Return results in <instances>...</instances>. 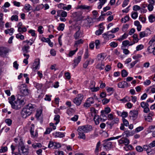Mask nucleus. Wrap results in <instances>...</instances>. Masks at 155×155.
Masks as SVG:
<instances>
[{"label": "nucleus", "instance_id": "20e7f679", "mask_svg": "<svg viewBox=\"0 0 155 155\" xmlns=\"http://www.w3.org/2000/svg\"><path fill=\"white\" fill-rule=\"evenodd\" d=\"M19 89L21 97H24L23 96L28 95L30 94V91L25 84H21L20 86Z\"/></svg>", "mask_w": 155, "mask_h": 155}, {"label": "nucleus", "instance_id": "9b49d317", "mask_svg": "<svg viewBox=\"0 0 155 155\" xmlns=\"http://www.w3.org/2000/svg\"><path fill=\"white\" fill-rule=\"evenodd\" d=\"M40 64V60L39 58L36 59L33 63V65L31 67L32 70L35 71L37 69H39Z\"/></svg>", "mask_w": 155, "mask_h": 155}, {"label": "nucleus", "instance_id": "5701e85b", "mask_svg": "<svg viewBox=\"0 0 155 155\" xmlns=\"http://www.w3.org/2000/svg\"><path fill=\"white\" fill-rule=\"evenodd\" d=\"M134 134V132L131 131L127 130L125 131L122 134V135L124 136L125 135H126V137H128L130 136H133Z\"/></svg>", "mask_w": 155, "mask_h": 155}, {"label": "nucleus", "instance_id": "7ed1b4c3", "mask_svg": "<svg viewBox=\"0 0 155 155\" xmlns=\"http://www.w3.org/2000/svg\"><path fill=\"white\" fill-rule=\"evenodd\" d=\"M18 150L20 155H27L28 153V150L25 148L23 143L21 141L19 143Z\"/></svg>", "mask_w": 155, "mask_h": 155}, {"label": "nucleus", "instance_id": "de8ad7c7", "mask_svg": "<svg viewBox=\"0 0 155 155\" xmlns=\"http://www.w3.org/2000/svg\"><path fill=\"white\" fill-rule=\"evenodd\" d=\"M8 150V148L7 147H2L0 149V153H3L6 152Z\"/></svg>", "mask_w": 155, "mask_h": 155}, {"label": "nucleus", "instance_id": "c85d7f7f", "mask_svg": "<svg viewBox=\"0 0 155 155\" xmlns=\"http://www.w3.org/2000/svg\"><path fill=\"white\" fill-rule=\"evenodd\" d=\"M124 149L126 151L131 150L133 149V146L131 145H126L123 147Z\"/></svg>", "mask_w": 155, "mask_h": 155}, {"label": "nucleus", "instance_id": "39448f33", "mask_svg": "<svg viewBox=\"0 0 155 155\" xmlns=\"http://www.w3.org/2000/svg\"><path fill=\"white\" fill-rule=\"evenodd\" d=\"M92 126L90 125H86L79 126L77 130L78 132L87 133L92 130Z\"/></svg>", "mask_w": 155, "mask_h": 155}, {"label": "nucleus", "instance_id": "412c9836", "mask_svg": "<svg viewBox=\"0 0 155 155\" xmlns=\"http://www.w3.org/2000/svg\"><path fill=\"white\" fill-rule=\"evenodd\" d=\"M105 58V56L104 54L101 53L98 54L97 57V61L103 62V61Z\"/></svg>", "mask_w": 155, "mask_h": 155}, {"label": "nucleus", "instance_id": "09e8293b", "mask_svg": "<svg viewBox=\"0 0 155 155\" xmlns=\"http://www.w3.org/2000/svg\"><path fill=\"white\" fill-rule=\"evenodd\" d=\"M140 106L144 108L147 107H149V104L143 101L141 103Z\"/></svg>", "mask_w": 155, "mask_h": 155}, {"label": "nucleus", "instance_id": "e2e57ef3", "mask_svg": "<svg viewBox=\"0 0 155 155\" xmlns=\"http://www.w3.org/2000/svg\"><path fill=\"white\" fill-rule=\"evenodd\" d=\"M139 60H136L130 63L129 65H130V68H133L135 64L139 61Z\"/></svg>", "mask_w": 155, "mask_h": 155}, {"label": "nucleus", "instance_id": "393cba45", "mask_svg": "<svg viewBox=\"0 0 155 155\" xmlns=\"http://www.w3.org/2000/svg\"><path fill=\"white\" fill-rule=\"evenodd\" d=\"M34 125L33 124H31V127L30 132L31 135L33 137H36L37 136L38 133L37 132L35 133V134H34Z\"/></svg>", "mask_w": 155, "mask_h": 155}, {"label": "nucleus", "instance_id": "c9c22d12", "mask_svg": "<svg viewBox=\"0 0 155 155\" xmlns=\"http://www.w3.org/2000/svg\"><path fill=\"white\" fill-rule=\"evenodd\" d=\"M149 21L151 23H152L155 21V17L153 15H150L148 17Z\"/></svg>", "mask_w": 155, "mask_h": 155}, {"label": "nucleus", "instance_id": "e433bc0d", "mask_svg": "<svg viewBox=\"0 0 155 155\" xmlns=\"http://www.w3.org/2000/svg\"><path fill=\"white\" fill-rule=\"evenodd\" d=\"M15 100V97L14 95H12L10 97L8 98V102L12 105V104H13V102Z\"/></svg>", "mask_w": 155, "mask_h": 155}, {"label": "nucleus", "instance_id": "2f4dec72", "mask_svg": "<svg viewBox=\"0 0 155 155\" xmlns=\"http://www.w3.org/2000/svg\"><path fill=\"white\" fill-rule=\"evenodd\" d=\"M83 42L84 41L82 39H80L76 41L75 42L74 46L75 47H76V48H78L77 47L78 45L80 44H83Z\"/></svg>", "mask_w": 155, "mask_h": 155}, {"label": "nucleus", "instance_id": "f3484780", "mask_svg": "<svg viewBox=\"0 0 155 155\" xmlns=\"http://www.w3.org/2000/svg\"><path fill=\"white\" fill-rule=\"evenodd\" d=\"M104 68V62L97 61L96 66V68L100 70H102Z\"/></svg>", "mask_w": 155, "mask_h": 155}, {"label": "nucleus", "instance_id": "052dcab7", "mask_svg": "<svg viewBox=\"0 0 155 155\" xmlns=\"http://www.w3.org/2000/svg\"><path fill=\"white\" fill-rule=\"evenodd\" d=\"M110 47H111L112 48H114L117 47V46L118 44L117 43H116L115 42L113 41V42H111L110 43Z\"/></svg>", "mask_w": 155, "mask_h": 155}, {"label": "nucleus", "instance_id": "9d476101", "mask_svg": "<svg viewBox=\"0 0 155 155\" xmlns=\"http://www.w3.org/2000/svg\"><path fill=\"white\" fill-rule=\"evenodd\" d=\"M110 32H111L109 31L102 34L103 37L105 40H108L115 37L114 35L110 34Z\"/></svg>", "mask_w": 155, "mask_h": 155}, {"label": "nucleus", "instance_id": "7c9ffc66", "mask_svg": "<svg viewBox=\"0 0 155 155\" xmlns=\"http://www.w3.org/2000/svg\"><path fill=\"white\" fill-rule=\"evenodd\" d=\"M78 138L80 139H82L84 140L86 138L85 134L84 133L82 132H78Z\"/></svg>", "mask_w": 155, "mask_h": 155}, {"label": "nucleus", "instance_id": "dca6fc26", "mask_svg": "<svg viewBox=\"0 0 155 155\" xmlns=\"http://www.w3.org/2000/svg\"><path fill=\"white\" fill-rule=\"evenodd\" d=\"M109 140L108 139L107 140L104 145V147L107 150H110L112 147V143L109 141Z\"/></svg>", "mask_w": 155, "mask_h": 155}, {"label": "nucleus", "instance_id": "f8f14e48", "mask_svg": "<svg viewBox=\"0 0 155 155\" xmlns=\"http://www.w3.org/2000/svg\"><path fill=\"white\" fill-rule=\"evenodd\" d=\"M61 147V144L59 143L54 142L52 141H50L48 145L49 148H52L53 149H56Z\"/></svg>", "mask_w": 155, "mask_h": 155}, {"label": "nucleus", "instance_id": "774afa93", "mask_svg": "<svg viewBox=\"0 0 155 155\" xmlns=\"http://www.w3.org/2000/svg\"><path fill=\"white\" fill-rule=\"evenodd\" d=\"M133 10L134 11H137L140 9V7L138 5H134L133 6Z\"/></svg>", "mask_w": 155, "mask_h": 155}, {"label": "nucleus", "instance_id": "473e14b6", "mask_svg": "<svg viewBox=\"0 0 155 155\" xmlns=\"http://www.w3.org/2000/svg\"><path fill=\"white\" fill-rule=\"evenodd\" d=\"M24 8L27 12H28L32 9V7L30 4H26L25 5Z\"/></svg>", "mask_w": 155, "mask_h": 155}, {"label": "nucleus", "instance_id": "f257e3e1", "mask_svg": "<svg viewBox=\"0 0 155 155\" xmlns=\"http://www.w3.org/2000/svg\"><path fill=\"white\" fill-rule=\"evenodd\" d=\"M36 108V106L34 104H29L22 109L21 111L22 117L26 118L30 115L33 111H34Z\"/></svg>", "mask_w": 155, "mask_h": 155}, {"label": "nucleus", "instance_id": "a18cd8bd", "mask_svg": "<svg viewBox=\"0 0 155 155\" xmlns=\"http://www.w3.org/2000/svg\"><path fill=\"white\" fill-rule=\"evenodd\" d=\"M11 20L12 21H17L18 20V16L16 15H13L11 17Z\"/></svg>", "mask_w": 155, "mask_h": 155}, {"label": "nucleus", "instance_id": "0eeeda50", "mask_svg": "<svg viewBox=\"0 0 155 155\" xmlns=\"http://www.w3.org/2000/svg\"><path fill=\"white\" fill-rule=\"evenodd\" d=\"M83 54V51H80L78 54H79L80 55H78L77 57L75 58L73 60V68H75L77 66H78V64L80 62L81 59V55Z\"/></svg>", "mask_w": 155, "mask_h": 155}, {"label": "nucleus", "instance_id": "bf43d9fd", "mask_svg": "<svg viewBox=\"0 0 155 155\" xmlns=\"http://www.w3.org/2000/svg\"><path fill=\"white\" fill-rule=\"evenodd\" d=\"M120 101L124 103H125L129 101H130V98L129 97L126 96L124 98L121 99Z\"/></svg>", "mask_w": 155, "mask_h": 155}, {"label": "nucleus", "instance_id": "cd10ccee", "mask_svg": "<svg viewBox=\"0 0 155 155\" xmlns=\"http://www.w3.org/2000/svg\"><path fill=\"white\" fill-rule=\"evenodd\" d=\"M30 47L28 45H24L22 49V50L24 53H27L29 52Z\"/></svg>", "mask_w": 155, "mask_h": 155}, {"label": "nucleus", "instance_id": "6ab92c4d", "mask_svg": "<svg viewBox=\"0 0 155 155\" xmlns=\"http://www.w3.org/2000/svg\"><path fill=\"white\" fill-rule=\"evenodd\" d=\"M101 142L100 141H99L97 143L94 153L96 155H98L99 154V153L101 151V147H100Z\"/></svg>", "mask_w": 155, "mask_h": 155}, {"label": "nucleus", "instance_id": "ddd939ff", "mask_svg": "<svg viewBox=\"0 0 155 155\" xmlns=\"http://www.w3.org/2000/svg\"><path fill=\"white\" fill-rule=\"evenodd\" d=\"M138 111L136 110H130L129 113V117L133 120H136L138 115Z\"/></svg>", "mask_w": 155, "mask_h": 155}, {"label": "nucleus", "instance_id": "8fccbe9b", "mask_svg": "<svg viewBox=\"0 0 155 155\" xmlns=\"http://www.w3.org/2000/svg\"><path fill=\"white\" fill-rule=\"evenodd\" d=\"M128 75V73L127 71L124 69H123L121 71V75L123 77H125Z\"/></svg>", "mask_w": 155, "mask_h": 155}, {"label": "nucleus", "instance_id": "58836bf2", "mask_svg": "<svg viewBox=\"0 0 155 155\" xmlns=\"http://www.w3.org/2000/svg\"><path fill=\"white\" fill-rule=\"evenodd\" d=\"M27 30V28L25 27L23 28L21 27L20 28H18V31L20 33H23L24 32H26Z\"/></svg>", "mask_w": 155, "mask_h": 155}, {"label": "nucleus", "instance_id": "a19ab883", "mask_svg": "<svg viewBox=\"0 0 155 155\" xmlns=\"http://www.w3.org/2000/svg\"><path fill=\"white\" fill-rule=\"evenodd\" d=\"M130 17L128 16H126L124 18H122L121 19V21L124 23H125L127 21L129 20Z\"/></svg>", "mask_w": 155, "mask_h": 155}, {"label": "nucleus", "instance_id": "13d9d810", "mask_svg": "<svg viewBox=\"0 0 155 155\" xmlns=\"http://www.w3.org/2000/svg\"><path fill=\"white\" fill-rule=\"evenodd\" d=\"M150 45L148 48L147 50L150 53H151L152 51V50H153L154 49H155V47H153L152 45Z\"/></svg>", "mask_w": 155, "mask_h": 155}, {"label": "nucleus", "instance_id": "423d86ee", "mask_svg": "<svg viewBox=\"0 0 155 155\" xmlns=\"http://www.w3.org/2000/svg\"><path fill=\"white\" fill-rule=\"evenodd\" d=\"M83 98V95L81 94H78L77 97L73 100V102L77 106H79L81 104Z\"/></svg>", "mask_w": 155, "mask_h": 155}, {"label": "nucleus", "instance_id": "37998d69", "mask_svg": "<svg viewBox=\"0 0 155 155\" xmlns=\"http://www.w3.org/2000/svg\"><path fill=\"white\" fill-rule=\"evenodd\" d=\"M144 48V46L140 44L137 46L136 47V51H140L143 49Z\"/></svg>", "mask_w": 155, "mask_h": 155}, {"label": "nucleus", "instance_id": "b1692460", "mask_svg": "<svg viewBox=\"0 0 155 155\" xmlns=\"http://www.w3.org/2000/svg\"><path fill=\"white\" fill-rule=\"evenodd\" d=\"M54 136L55 138H62L65 136V134L64 133L58 132L55 133L54 134Z\"/></svg>", "mask_w": 155, "mask_h": 155}, {"label": "nucleus", "instance_id": "4d7b16f0", "mask_svg": "<svg viewBox=\"0 0 155 155\" xmlns=\"http://www.w3.org/2000/svg\"><path fill=\"white\" fill-rule=\"evenodd\" d=\"M64 25L63 23H61L59 25L57 29L58 30L63 31L64 29Z\"/></svg>", "mask_w": 155, "mask_h": 155}, {"label": "nucleus", "instance_id": "6e6d98bb", "mask_svg": "<svg viewBox=\"0 0 155 155\" xmlns=\"http://www.w3.org/2000/svg\"><path fill=\"white\" fill-rule=\"evenodd\" d=\"M7 53V51L5 50L4 48H1L0 49V55H2L5 54Z\"/></svg>", "mask_w": 155, "mask_h": 155}, {"label": "nucleus", "instance_id": "49530a36", "mask_svg": "<svg viewBox=\"0 0 155 155\" xmlns=\"http://www.w3.org/2000/svg\"><path fill=\"white\" fill-rule=\"evenodd\" d=\"M95 48L97 49H99L100 47V42L98 40H97L95 41Z\"/></svg>", "mask_w": 155, "mask_h": 155}, {"label": "nucleus", "instance_id": "0e129e2a", "mask_svg": "<svg viewBox=\"0 0 155 155\" xmlns=\"http://www.w3.org/2000/svg\"><path fill=\"white\" fill-rule=\"evenodd\" d=\"M149 148V145L148 146L147 145H144L143 146V150H144L146 151L147 152L148 151H150V150H151V149Z\"/></svg>", "mask_w": 155, "mask_h": 155}, {"label": "nucleus", "instance_id": "338daca9", "mask_svg": "<svg viewBox=\"0 0 155 155\" xmlns=\"http://www.w3.org/2000/svg\"><path fill=\"white\" fill-rule=\"evenodd\" d=\"M142 56L140 54H137V55H134L133 56V58L134 60H138V59L141 58Z\"/></svg>", "mask_w": 155, "mask_h": 155}, {"label": "nucleus", "instance_id": "2eb2a0df", "mask_svg": "<svg viewBox=\"0 0 155 155\" xmlns=\"http://www.w3.org/2000/svg\"><path fill=\"white\" fill-rule=\"evenodd\" d=\"M117 86L119 88H124L128 87L129 85L126 81H124L119 82Z\"/></svg>", "mask_w": 155, "mask_h": 155}, {"label": "nucleus", "instance_id": "bb28decb", "mask_svg": "<svg viewBox=\"0 0 155 155\" xmlns=\"http://www.w3.org/2000/svg\"><path fill=\"white\" fill-rule=\"evenodd\" d=\"M101 117L102 119V121L103 122L107 120V114L105 113L103 111H101Z\"/></svg>", "mask_w": 155, "mask_h": 155}, {"label": "nucleus", "instance_id": "c03bdc74", "mask_svg": "<svg viewBox=\"0 0 155 155\" xmlns=\"http://www.w3.org/2000/svg\"><path fill=\"white\" fill-rule=\"evenodd\" d=\"M95 82L93 81H91L90 84L89 88L90 89L94 87L95 86Z\"/></svg>", "mask_w": 155, "mask_h": 155}, {"label": "nucleus", "instance_id": "4be33fe9", "mask_svg": "<svg viewBox=\"0 0 155 155\" xmlns=\"http://www.w3.org/2000/svg\"><path fill=\"white\" fill-rule=\"evenodd\" d=\"M94 119L96 124H98L99 123V122L100 121H102V120L101 117L100 118L99 116L96 115H94Z\"/></svg>", "mask_w": 155, "mask_h": 155}, {"label": "nucleus", "instance_id": "69168bd1", "mask_svg": "<svg viewBox=\"0 0 155 155\" xmlns=\"http://www.w3.org/2000/svg\"><path fill=\"white\" fill-rule=\"evenodd\" d=\"M5 122L8 126H10L12 124V120L10 119H7L5 120Z\"/></svg>", "mask_w": 155, "mask_h": 155}, {"label": "nucleus", "instance_id": "864d4df0", "mask_svg": "<svg viewBox=\"0 0 155 155\" xmlns=\"http://www.w3.org/2000/svg\"><path fill=\"white\" fill-rule=\"evenodd\" d=\"M78 50V48H76V49L75 50L71 51H70L68 54V56L69 57H72L73 55H74L77 51Z\"/></svg>", "mask_w": 155, "mask_h": 155}, {"label": "nucleus", "instance_id": "ea45409f", "mask_svg": "<svg viewBox=\"0 0 155 155\" xmlns=\"http://www.w3.org/2000/svg\"><path fill=\"white\" fill-rule=\"evenodd\" d=\"M16 38L18 39H19L21 40H23L24 39V36L21 35V33H19L16 34Z\"/></svg>", "mask_w": 155, "mask_h": 155}, {"label": "nucleus", "instance_id": "79ce46f5", "mask_svg": "<svg viewBox=\"0 0 155 155\" xmlns=\"http://www.w3.org/2000/svg\"><path fill=\"white\" fill-rule=\"evenodd\" d=\"M131 16L132 18L135 19L138 17V13L137 12H132L131 14Z\"/></svg>", "mask_w": 155, "mask_h": 155}, {"label": "nucleus", "instance_id": "a878e982", "mask_svg": "<svg viewBox=\"0 0 155 155\" xmlns=\"http://www.w3.org/2000/svg\"><path fill=\"white\" fill-rule=\"evenodd\" d=\"M107 0H99L100 2L98 3L99 5L97 6V8L98 9H100L102 6L106 2Z\"/></svg>", "mask_w": 155, "mask_h": 155}, {"label": "nucleus", "instance_id": "3c124183", "mask_svg": "<svg viewBox=\"0 0 155 155\" xmlns=\"http://www.w3.org/2000/svg\"><path fill=\"white\" fill-rule=\"evenodd\" d=\"M91 7L90 6H87L85 5H81L79 6V8L81 9H91Z\"/></svg>", "mask_w": 155, "mask_h": 155}, {"label": "nucleus", "instance_id": "4468645a", "mask_svg": "<svg viewBox=\"0 0 155 155\" xmlns=\"http://www.w3.org/2000/svg\"><path fill=\"white\" fill-rule=\"evenodd\" d=\"M119 144H124L125 145H128L130 143L129 140L126 138L122 137L120 139L118 140Z\"/></svg>", "mask_w": 155, "mask_h": 155}, {"label": "nucleus", "instance_id": "f704fd0d", "mask_svg": "<svg viewBox=\"0 0 155 155\" xmlns=\"http://www.w3.org/2000/svg\"><path fill=\"white\" fill-rule=\"evenodd\" d=\"M133 41L135 43H137L139 39L138 38V35L137 34H135L133 36Z\"/></svg>", "mask_w": 155, "mask_h": 155}, {"label": "nucleus", "instance_id": "6e6552de", "mask_svg": "<svg viewBox=\"0 0 155 155\" xmlns=\"http://www.w3.org/2000/svg\"><path fill=\"white\" fill-rule=\"evenodd\" d=\"M80 27L79 26H77L75 28V30L77 31L75 33L74 37L75 39H78L81 38L82 35L80 31Z\"/></svg>", "mask_w": 155, "mask_h": 155}, {"label": "nucleus", "instance_id": "f03ea898", "mask_svg": "<svg viewBox=\"0 0 155 155\" xmlns=\"http://www.w3.org/2000/svg\"><path fill=\"white\" fill-rule=\"evenodd\" d=\"M25 99L24 97H21V95L18 94L16 101H14L13 104H12V107L15 110H18L22 107L25 103Z\"/></svg>", "mask_w": 155, "mask_h": 155}, {"label": "nucleus", "instance_id": "4c0bfd02", "mask_svg": "<svg viewBox=\"0 0 155 155\" xmlns=\"http://www.w3.org/2000/svg\"><path fill=\"white\" fill-rule=\"evenodd\" d=\"M60 116L58 115H55L54 116V120L56 121V122L55 123V125L59 123L60 121Z\"/></svg>", "mask_w": 155, "mask_h": 155}, {"label": "nucleus", "instance_id": "5fc2aeb1", "mask_svg": "<svg viewBox=\"0 0 155 155\" xmlns=\"http://www.w3.org/2000/svg\"><path fill=\"white\" fill-rule=\"evenodd\" d=\"M122 121L124 125L126 127L128 126H129V123L128 120L124 118L122 119Z\"/></svg>", "mask_w": 155, "mask_h": 155}, {"label": "nucleus", "instance_id": "680f3d73", "mask_svg": "<svg viewBox=\"0 0 155 155\" xmlns=\"http://www.w3.org/2000/svg\"><path fill=\"white\" fill-rule=\"evenodd\" d=\"M44 8V5L43 4L39 5L37 6L35 8V10L39 11Z\"/></svg>", "mask_w": 155, "mask_h": 155}, {"label": "nucleus", "instance_id": "c756f323", "mask_svg": "<svg viewBox=\"0 0 155 155\" xmlns=\"http://www.w3.org/2000/svg\"><path fill=\"white\" fill-rule=\"evenodd\" d=\"M128 36V34L125 33L123 35L121 36L119 38L117 39V40L121 41L122 40L126 39Z\"/></svg>", "mask_w": 155, "mask_h": 155}, {"label": "nucleus", "instance_id": "1a4fd4ad", "mask_svg": "<svg viewBox=\"0 0 155 155\" xmlns=\"http://www.w3.org/2000/svg\"><path fill=\"white\" fill-rule=\"evenodd\" d=\"M94 103V99L93 97H90L88 98L86 102L84 103V107L88 108L90 107L92 104Z\"/></svg>", "mask_w": 155, "mask_h": 155}, {"label": "nucleus", "instance_id": "603ef678", "mask_svg": "<svg viewBox=\"0 0 155 155\" xmlns=\"http://www.w3.org/2000/svg\"><path fill=\"white\" fill-rule=\"evenodd\" d=\"M101 111H103L106 114H107L110 112L111 109L109 107H107L105 108L104 110H102Z\"/></svg>", "mask_w": 155, "mask_h": 155}, {"label": "nucleus", "instance_id": "aec40b11", "mask_svg": "<svg viewBox=\"0 0 155 155\" xmlns=\"http://www.w3.org/2000/svg\"><path fill=\"white\" fill-rule=\"evenodd\" d=\"M57 16H61L62 17H65L67 16V13L66 12L62 10H58L57 11Z\"/></svg>", "mask_w": 155, "mask_h": 155}, {"label": "nucleus", "instance_id": "a211bd4d", "mask_svg": "<svg viewBox=\"0 0 155 155\" xmlns=\"http://www.w3.org/2000/svg\"><path fill=\"white\" fill-rule=\"evenodd\" d=\"M94 61V59H92L91 58H89L88 60H87L83 64V67L86 68L87 66L90 64H93Z\"/></svg>", "mask_w": 155, "mask_h": 155}, {"label": "nucleus", "instance_id": "72a5a7b5", "mask_svg": "<svg viewBox=\"0 0 155 155\" xmlns=\"http://www.w3.org/2000/svg\"><path fill=\"white\" fill-rule=\"evenodd\" d=\"M34 86L37 89H41V88L43 86L42 84H39V83L35 82L34 83Z\"/></svg>", "mask_w": 155, "mask_h": 155}]
</instances>
